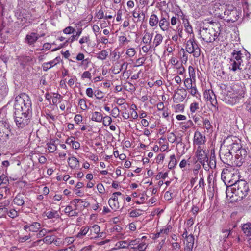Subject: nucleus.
Segmentation results:
<instances>
[{
  "instance_id": "obj_10",
  "label": "nucleus",
  "mask_w": 251,
  "mask_h": 251,
  "mask_svg": "<svg viewBox=\"0 0 251 251\" xmlns=\"http://www.w3.org/2000/svg\"><path fill=\"white\" fill-rule=\"evenodd\" d=\"M204 97L205 100L209 101L212 106L216 107L217 104L216 95L212 90H207L204 92Z\"/></svg>"
},
{
  "instance_id": "obj_61",
  "label": "nucleus",
  "mask_w": 251,
  "mask_h": 251,
  "mask_svg": "<svg viewBox=\"0 0 251 251\" xmlns=\"http://www.w3.org/2000/svg\"><path fill=\"white\" fill-rule=\"evenodd\" d=\"M188 71H189V74L190 78H195V72L194 68L193 67L190 66L188 68Z\"/></svg>"
},
{
  "instance_id": "obj_22",
  "label": "nucleus",
  "mask_w": 251,
  "mask_h": 251,
  "mask_svg": "<svg viewBox=\"0 0 251 251\" xmlns=\"http://www.w3.org/2000/svg\"><path fill=\"white\" fill-rule=\"evenodd\" d=\"M90 233L88 234L89 236H93L94 234L96 235L94 237H98V234L100 231V227L98 225H93L91 228H90Z\"/></svg>"
},
{
  "instance_id": "obj_57",
  "label": "nucleus",
  "mask_w": 251,
  "mask_h": 251,
  "mask_svg": "<svg viewBox=\"0 0 251 251\" xmlns=\"http://www.w3.org/2000/svg\"><path fill=\"white\" fill-rule=\"evenodd\" d=\"M136 51L134 48H129L128 49L126 52V54L129 56V57H133L136 54Z\"/></svg>"
},
{
  "instance_id": "obj_37",
  "label": "nucleus",
  "mask_w": 251,
  "mask_h": 251,
  "mask_svg": "<svg viewBox=\"0 0 251 251\" xmlns=\"http://www.w3.org/2000/svg\"><path fill=\"white\" fill-rule=\"evenodd\" d=\"M81 33L82 29H78L76 32V34L72 35L70 38H69L68 40L66 41V43L69 42V41L70 42L72 43L73 41L77 40L79 36L81 35Z\"/></svg>"
},
{
  "instance_id": "obj_23",
  "label": "nucleus",
  "mask_w": 251,
  "mask_h": 251,
  "mask_svg": "<svg viewBox=\"0 0 251 251\" xmlns=\"http://www.w3.org/2000/svg\"><path fill=\"white\" fill-rule=\"evenodd\" d=\"M45 214L48 219L59 218L60 217L58 212L52 209L51 211L45 212Z\"/></svg>"
},
{
  "instance_id": "obj_39",
  "label": "nucleus",
  "mask_w": 251,
  "mask_h": 251,
  "mask_svg": "<svg viewBox=\"0 0 251 251\" xmlns=\"http://www.w3.org/2000/svg\"><path fill=\"white\" fill-rule=\"evenodd\" d=\"M48 149L50 152H54L57 149V146L54 144V141H50L47 144Z\"/></svg>"
},
{
  "instance_id": "obj_33",
  "label": "nucleus",
  "mask_w": 251,
  "mask_h": 251,
  "mask_svg": "<svg viewBox=\"0 0 251 251\" xmlns=\"http://www.w3.org/2000/svg\"><path fill=\"white\" fill-rule=\"evenodd\" d=\"M108 203L110 207L114 211H116L120 208L118 201H113L112 200H109Z\"/></svg>"
},
{
  "instance_id": "obj_43",
  "label": "nucleus",
  "mask_w": 251,
  "mask_h": 251,
  "mask_svg": "<svg viewBox=\"0 0 251 251\" xmlns=\"http://www.w3.org/2000/svg\"><path fill=\"white\" fill-rule=\"evenodd\" d=\"M149 24L151 26L156 25L157 24V16L153 14L151 15L149 21Z\"/></svg>"
},
{
  "instance_id": "obj_42",
  "label": "nucleus",
  "mask_w": 251,
  "mask_h": 251,
  "mask_svg": "<svg viewBox=\"0 0 251 251\" xmlns=\"http://www.w3.org/2000/svg\"><path fill=\"white\" fill-rule=\"evenodd\" d=\"M0 185H6L9 182V180L7 176L3 174L0 176Z\"/></svg>"
},
{
  "instance_id": "obj_36",
  "label": "nucleus",
  "mask_w": 251,
  "mask_h": 251,
  "mask_svg": "<svg viewBox=\"0 0 251 251\" xmlns=\"http://www.w3.org/2000/svg\"><path fill=\"white\" fill-rule=\"evenodd\" d=\"M202 123L204 128L206 129L208 131L212 130V126L208 119L206 118L203 119Z\"/></svg>"
},
{
  "instance_id": "obj_11",
  "label": "nucleus",
  "mask_w": 251,
  "mask_h": 251,
  "mask_svg": "<svg viewBox=\"0 0 251 251\" xmlns=\"http://www.w3.org/2000/svg\"><path fill=\"white\" fill-rule=\"evenodd\" d=\"M161 16L162 18L159 22V26L162 30L165 31L167 30L169 25V16L166 11L162 12Z\"/></svg>"
},
{
  "instance_id": "obj_30",
  "label": "nucleus",
  "mask_w": 251,
  "mask_h": 251,
  "mask_svg": "<svg viewBox=\"0 0 251 251\" xmlns=\"http://www.w3.org/2000/svg\"><path fill=\"white\" fill-rule=\"evenodd\" d=\"M41 224L40 223L35 222L30 224V231L37 232L41 228Z\"/></svg>"
},
{
  "instance_id": "obj_24",
  "label": "nucleus",
  "mask_w": 251,
  "mask_h": 251,
  "mask_svg": "<svg viewBox=\"0 0 251 251\" xmlns=\"http://www.w3.org/2000/svg\"><path fill=\"white\" fill-rule=\"evenodd\" d=\"M122 228L118 225L114 226L112 229V231L113 232H116L118 233L116 235L117 239H121L123 238L124 233L122 232Z\"/></svg>"
},
{
  "instance_id": "obj_64",
  "label": "nucleus",
  "mask_w": 251,
  "mask_h": 251,
  "mask_svg": "<svg viewBox=\"0 0 251 251\" xmlns=\"http://www.w3.org/2000/svg\"><path fill=\"white\" fill-rule=\"evenodd\" d=\"M31 236L30 235H25L24 236H20L19 237L18 241L19 242L23 243L25 242L26 241L28 240L29 239H30Z\"/></svg>"
},
{
  "instance_id": "obj_14",
  "label": "nucleus",
  "mask_w": 251,
  "mask_h": 251,
  "mask_svg": "<svg viewBox=\"0 0 251 251\" xmlns=\"http://www.w3.org/2000/svg\"><path fill=\"white\" fill-rule=\"evenodd\" d=\"M195 238L194 236L190 234L189 236L187 237V240H185L184 242L185 247L184 250L185 251H192L194 244Z\"/></svg>"
},
{
  "instance_id": "obj_49",
  "label": "nucleus",
  "mask_w": 251,
  "mask_h": 251,
  "mask_svg": "<svg viewBox=\"0 0 251 251\" xmlns=\"http://www.w3.org/2000/svg\"><path fill=\"white\" fill-rule=\"evenodd\" d=\"M7 214L9 217L14 218L18 216V212L15 209H11L7 212Z\"/></svg>"
},
{
  "instance_id": "obj_21",
  "label": "nucleus",
  "mask_w": 251,
  "mask_h": 251,
  "mask_svg": "<svg viewBox=\"0 0 251 251\" xmlns=\"http://www.w3.org/2000/svg\"><path fill=\"white\" fill-rule=\"evenodd\" d=\"M242 231L247 236H251V223H247L242 226Z\"/></svg>"
},
{
  "instance_id": "obj_4",
  "label": "nucleus",
  "mask_w": 251,
  "mask_h": 251,
  "mask_svg": "<svg viewBox=\"0 0 251 251\" xmlns=\"http://www.w3.org/2000/svg\"><path fill=\"white\" fill-rule=\"evenodd\" d=\"M199 34L203 41L207 43H212L218 38L219 33L213 27H209L201 28Z\"/></svg>"
},
{
  "instance_id": "obj_9",
  "label": "nucleus",
  "mask_w": 251,
  "mask_h": 251,
  "mask_svg": "<svg viewBox=\"0 0 251 251\" xmlns=\"http://www.w3.org/2000/svg\"><path fill=\"white\" fill-rule=\"evenodd\" d=\"M40 38V35L35 32L27 34L25 38V43L29 46H34V44Z\"/></svg>"
},
{
  "instance_id": "obj_26",
  "label": "nucleus",
  "mask_w": 251,
  "mask_h": 251,
  "mask_svg": "<svg viewBox=\"0 0 251 251\" xmlns=\"http://www.w3.org/2000/svg\"><path fill=\"white\" fill-rule=\"evenodd\" d=\"M90 227L89 226H83L81 227L80 231L77 233L76 237L79 238H82L87 233H89Z\"/></svg>"
},
{
  "instance_id": "obj_63",
  "label": "nucleus",
  "mask_w": 251,
  "mask_h": 251,
  "mask_svg": "<svg viewBox=\"0 0 251 251\" xmlns=\"http://www.w3.org/2000/svg\"><path fill=\"white\" fill-rule=\"evenodd\" d=\"M89 41H90L89 36L87 35V36H83L79 40V42L80 44H83L84 43H87Z\"/></svg>"
},
{
  "instance_id": "obj_50",
  "label": "nucleus",
  "mask_w": 251,
  "mask_h": 251,
  "mask_svg": "<svg viewBox=\"0 0 251 251\" xmlns=\"http://www.w3.org/2000/svg\"><path fill=\"white\" fill-rule=\"evenodd\" d=\"M50 232L51 231L50 230H48L46 229L43 228L39 231V232L37 234V236L38 238H40L45 236L46 234Z\"/></svg>"
},
{
  "instance_id": "obj_59",
  "label": "nucleus",
  "mask_w": 251,
  "mask_h": 251,
  "mask_svg": "<svg viewBox=\"0 0 251 251\" xmlns=\"http://www.w3.org/2000/svg\"><path fill=\"white\" fill-rule=\"evenodd\" d=\"M175 109L176 112L183 111L184 106L183 104H178L175 106Z\"/></svg>"
},
{
  "instance_id": "obj_19",
  "label": "nucleus",
  "mask_w": 251,
  "mask_h": 251,
  "mask_svg": "<svg viewBox=\"0 0 251 251\" xmlns=\"http://www.w3.org/2000/svg\"><path fill=\"white\" fill-rule=\"evenodd\" d=\"M68 163L72 169H75L79 167V162L78 159L75 157H69L68 159Z\"/></svg>"
},
{
  "instance_id": "obj_31",
  "label": "nucleus",
  "mask_w": 251,
  "mask_h": 251,
  "mask_svg": "<svg viewBox=\"0 0 251 251\" xmlns=\"http://www.w3.org/2000/svg\"><path fill=\"white\" fill-rule=\"evenodd\" d=\"M147 245L146 243L142 242L140 243L139 242V244L137 245L136 247H132L131 248L134 250V251H145Z\"/></svg>"
},
{
  "instance_id": "obj_47",
  "label": "nucleus",
  "mask_w": 251,
  "mask_h": 251,
  "mask_svg": "<svg viewBox=\"0 0 251 251\" xmlns=\"http://www.w3.org/2000/svg\"><path fill=\"white\" fill-rule=\"evenodd\" d=\"M184 83L187 89L191 88L192 87H193L192 80L191 78H187L185 79Z\"/></svg>"
},
{
  "instance_id": "obj_45",
  "label": "nucleus",
  "mask_w": 251,
  "mask_h": 251,
  "mask_svg": "<svg viewBox=\"0 0 251 251\" xmlns=\"http://www.w3.org/2000/svg\"><path fill=\"white\" fill-rule=\"evenodd\" d=\"M102 120L103 124L106 126H109L112 122L111 118L108 116L103 117Z\"/></svg>"
},
{
  "instance_id": "obj_15",
  "label": "nucleus",
  "mask_w": 251,
  "mask_h": 251,
  "mask_svg": "<svg viewBox=\"0 0 251 251\" xmlns=\"http://www.w3.org/2000/svg\"><path fill=\"white\" fill-rule=\"evenodd\" d=\"M26 197L23 194H18L13 199V203L18 206H23L25 204Z\"/></svg>"
},
{
  "instance_id": "obj_8",
  "label": "nucleus",
  "mask_w": 251,
  "mask_h": 251,
  "mask_svg": "<svg viewBox=\"0 0 251 251\" xmlns=\"http://www.w3.org/2000/svg\"><path fill=\"white\" fill-rule=\"evenodd\" d=\"M220 156L221 160L225 163L229 164L231 162L233 158L230 149L224 148L220 150Z\"/></svg>"
},
{
  "instance_id": "obj_18",
  "label": "nucleus",
  "mask_w": 251,
  "mask_h": 251,
  "mask_svg": "<svg viewBox=\"0 0 251 251\" xmlns=\"http://www.w3.org/2000/svg\"><path fill=\"white\" fill-rule=\"evenodd\" d=\"M241 63L230 59L229 68L231 71L233 72L241 71L242 70V68H241Z\"/></svg>"
},
{
  "instance_id": "obj_20",
  "label": "nucleus",
  "mask_w": 251,
  "mask_h": 251,
  "mask_svg": "<svg viewBox=\"0 0 251 251\" xmlns=\"http://www.w3.org/2000/svg\"><path fill=\"white\" fill-rule=\"evenodd\" d=\"M242 55L240 51H236V50H234L231 53V56L230 59H233L234 61H237L240 63H242L243 61L242 59Z\"/></svg>"
},
{
  "instance_id": "obj_34",
  "label": "nucleus",
  "mask_w": 251,
  "mask_h": 251,
  "mask_svg": "<svg viewBox=\"0 0 251 251\" xmlns=\"http://www.w3.org/2000/svg\"><path fill=\"white\" fill-rule=\"evenodd\" d=\"M177 164V160L176 159L175 156L172 155L170 156V160L168 164V169H171L173 168Z\"/></svg>"
},
{
  "instance_id": "obj_32",
  "label": "nucleus",
  "mask_w": 251,
  "mask_h": 251,
  "mask_svg": "<svg viewBox=\"0 0 251 251\" xmlns=\"http://www.w3.org/2000/svg\"><path fill=\"white\" fill-rule=\"evenodd\" d=\"M225 15H227L229 18L227 19L228 21H231L232 22H235L237 20V18L236 17L232 18V16H234L237 14V11L236 10H231V11H226L225 12Z\"/></svg>"
},
{
  "instance_id": "obj_44",
  "label": "nucleus",
  "mask_w": 251,
  "mask_h": 251,
  "mask_svg": "<svg viewBox=\"0 0 251 251\" xmlns=\"http://www.w3.org/2000/svg\"><path fill=\"white\" fill-rule=\"evenodd\" d=\"M78 105L83 110H85L88 108L86 100L84 99H81L79 100Z\"/></svg>"
},
{
  "instance_id": "obj_16",
  "label": "nucleus",
  "mask_w": 251,
  "mask_h": 251,
  "mask_svg": "<svg viewBox=\"0 0 251 251\" xmlns=\"http://www.w3.org/2000/svg\"><path fill=\"white\" fill-rule=\"evenodd\" d=\"M205 140V136L199 131H196L195 133L194 137V143L198 145H202L204 143Z\"/></svg>"
},
{
  "instance_id": "obj_56",
  "label": "nucleus",
  "mask_w": 251,
  "mask_h": 251,
  "mask_svg": "<svg viewBox=\"0 0 251 251\" xmlns=\"http://www.w3.org/2000/svg\"><path fill=\"white\" fill-rule=\"evenodd\" d=\"M171 227L170 225L167 226L165 228L161 229L159 232H158V237L160 233H164L167 234L171 229Z\"/></svg>"
},
{
  "instance_id": "obj_3",
  "label": "nucleus",
  "mask_w": 251,
  "mask_h": 251,
  "mask_svg": "<svg viewBox=\"0 0 251 251\" xmlns=\"http://www.w3.org/2000/svg\"><path fill=\"white\" fill-rule=\"evenodd\" d=\"M31 112L14 111V121L16 126L23 128L27 125L30 121Z\"/></svg>"
},
{
  "instance_id": "obj_28",
  "label": "nucleus",
  "mask_w": 251,
  "mask_h": 251,
  "mask_svg": "<svg viewBox=\"0 0 251 251\" xmlns=\"http://www.w3.org/2000/svg\"><path fill=\"white\" fill-rule=\"evenodd\" d=\"M102 119L103 116L100 112H94L93 113L91 118L92 121L97 122H100L102 121Z\"/></svg>"
},
{
  "instance_id": "obj_54",
  "label": "nucleus",
  "mask_w": 251,
  "mask_h": 251,
  "mask_svg": "<svg viewBox=\"0 0 251 251\" xmlns=\"http://www.w3.org/2000/svg\"><path fill=\"white\" fill-rule=\"evenodd\" d=\"M199 108V104L197 102L192 103L190 105V109L192 113L195 112Z\"/></svg>"
},
{
  "instance_id": "obj_52",
  "label": "nucleus",
  "mask_w": 251,
  "mask_h": 251,
  "mask_svg": "<svg viewBox=\"0 0 251 251\" xmlns=\"http://www.w3.org/2000/svg\"><path fill=\"white\" fill-rule=\"evenodd\" d=\"M95 96L98 99H101L104 97V94L100 90H96L94 92Z\"/></svg>"
},
{
  "instance_id": "obj_1",
  "label": "nucleus",
  "mask_w": 251,
  "mask_h": 251,
  "mask_svg": "<svg viewBox=\"0 0 251 251\" xmlns=\"http://www.w3.org/2000/svg\"><path fill=\"white\" fill-rule=\"evenodd\" d=\"M230 183L231 187H227L226 190V195L228 196L229 191L233 192L236 196H238L240 198L245 197L248 194L249 191V187L246 181L243 180H239L236 181L235 183Z\"/></svg>"
},
{
  "instance_id": "obj_60",
  "label": "nucleus",
  "mask_w": 251,
  "mask_h": 251,
  "mask_svg": "<svg viewBox=\"0 0 251 251\" xmlns=\"http://www.w3.org/2000/svg\"><path fill=\"white\" fill-rule=\"evenodd\" d=\"M75 29L73 27H72V26H68V27H66L63 30V32L65 34H69L72 33H73L75 31Z\"/></svg>"
},
{
  "instance_id": "obj_40",
  "label": "nucleus",
  "mask_w": 251,
  "mask_h": 251,
  "mask_svg": "<svg viewBox=\"0 0 251 251\" xmlns=\"http://www.w3.org/2000/svg\"><path fill=\"white\" fill-rule=\"evenodd\" d=\"M222 233L225 234L223 235V239L224 241L226 240L227 238L229 237L232 234V230L229 229H223Z\"/></svg>"
},
{
  "instance_id": "obj_55",
  "label": "nucleus",
  "mask_w": 251,
  "mask_h": 251,
  "mask_svg": "<svg viewBox=\"0 0 251 251\" xmlns=\"http://www.w3.org/2000/svg\"><path fill=\"white\" fill-rule=\"evenodd\" d=\"M139 240L135 239L133 240L128 241V248L129 246L132 247H136L137 245L139 244Z\"/></svg>"
},
{
  "instance_id": "obj_41",
  "label": "nucleus",
  "mask_w": 251,
  "mask_h": 251,
  "mask_svg": "<svg viewBox=\"0 0 251 251\" xmlns=\"http://www.w3.org/2000/svg\"><path fill=\"white\" fill-rule=\"evenodd\" d=\"M42 244L46 243L47 244H50L53 241V237L52 236L48 235L42 239Z\"/></svg>"
},
{
  "instance_id": "obj_25",
  "label": "nucleus",
  "mask_w": 251,
  "mask_h": 251,
  "mask_svg": "<svg viewBox=\"0 0 251 251\" xmlns=\"http://www.w3.org/2000/svg\"><path fill=\"white\" fill-rule=\"evenodd\" d=\"M206 162L207 163V165L208 166L207 167H205L206 169L207 168H210L211 169H214L216 168V163L215 156L214 155H212L211 154L210 159H208V161Z\"/></svg>"
},
{
  "instance_id": "obj_53",
  "label": "nucleus",
  "mask_w": 251,
  "mask_h": 251,
  "mask_svg": "<svg viewBox=\"0 0 251 251\" xmlns=\"http://www.w3.org/2000/svg\"><path fill=\"white\" fill-rule=\"evenodd\" d=\"M141 211L139 209H135L131 211L130 213L131 217H137L141 214Z\"/></svg>"
},
{
  "instance_id": "obj_5",
  "label": "nucleus",
  "mask_w": 251,
  "mask_h": 251,
  "mask_svg": "<svg viewBox=\"0 0 251 251\" xmlns=\"http://www.w3.org/2000/svg\"><path fill=\"white\" fill-rule=\"evenodd\" d=\"M223 100L228 104L234 105L238 102L241 97V94L238 93L234 88L227 90V92L223 91Z\"/></svg>"
},
{
  "instance_id": "obj_51",
  "label": "nucleus",
  "mask_w": 251,
  "mask_h": 251,
  "mask_svg": "<svg viewBox=\"0 0 251 251\" xmlns=\"http://www.w3.org/2000/svg\"><path fill=\"white\" fill-rule=\"evenodd\" d=\"M9 126V125L6 121L0 120V129H4V130H7Z\"/></svg>"
},
{
  "instance_id": "obj_29",
  "label": "nucleus",
  "mask_w": 251,
  "mask_h": 251,
  "mask_svg": "<svg viewBox=\"0 0 251 251\" xmlns=\"http://www.w3.org/2000/svg\"><path fill=\"white\" fill-rule=\"evenodd\" d=\"M6 130L4 129H0V142H5L9 139V135L6 132Z\"/></svg>"
},
{
  "instance_id": "obj_13",
  "label": "nucleus",
  "mask_w": 251,
  "mask_h": 251,
  "mask_svg": "<svg viewBox=\"0 0 251 251\" xmlns=\"http://www.w3.org/2000/svg\"><path fill=\"white\" fill-rule=\"evenodd\" d=\"M187 92L186 90L180 89L175 94L173 100L176 103L182 102L185 100Z\"/></svg>"
},
{
  "instance_id": "obj_17",
  "label": "nucleus",
  "mask_w": 251,
  "mask_h": 251,
  "mask_svg": "<svg viewBox=\"0 0 251 251\" xmlns=\"http://www.w3.org/2000/svg\"><path fill=\"white\" fill-rule=\"evenodd\" d=\"M59 58L56 57L54 59H53L50 61L44 63L43 64V70L45 71H47L50 68H52V67H53L55 65H56V64H57L59 62Z\"/></svg>"
},
{
  "instance_id": "obj_62",
  "label": "nucleus",
  "mask_w": 251,
  "mask_h": 251,
  "mask_svg": "<svg viewBox=\"0 0 251 251\" xmlns=\"http://www.w3.org/2000/svg\"><path fill=\"white\" fill-rule=\"evenodd\" d=\"M80 201H81V199H75L71 201V203L74 205L75 208L78 209L79 206L78 203L80 202Z\"/></svg>"
},
{
  "instance_id": "obj_35",
  "label": "nucleus",
  "mask_w": 251,
  "mask_h": 251,
  "mask_svg": "<svg viewBox=\"0 0 251 251\" xmlns=\"http://www.w3.org/2000/svg\"><path fill=\"white\" fill-rule=\"evenodd\" d=\"M133 16L135 18H138L139 21H143L145 17V14L143 12L139 13V12H137L136 11L133 12Z\"/></svg>"
},
{
  "instance_id": "obj_7",
  "label": "nucleus",
  "mask_w": 251,
  "mask_h": 251,
  "mask_svg": "<svg viewBox=\"0 0 251 251\" xmlns=\"http://www.w3.org/2000/svg\"><path fill=\"white\" fill-rule=\"evenodd\" d=\"M186 50L189 53H193L194 57H198L201 54V50L194 38H190L186 42Z\"/></svg>"
},
{
  "instance_id": "obj_27",
  "label": "nucleus",
  "mask_w": 251,
  "mask_h": 251,
  "mask_svg": "<svg viewBox=\"0 0 251 251\" xmlns=\"http://www.w3.org/2000/svg\"><path fill=\"white\" fill-rule=\"evenodd\" d=\"M108 55V51L107 50H102L96 54V57L97 59L101 60L106 59Z\"/></svg>"
},
{
  "instance_id": "obj_58",
  "label": "nucleus",
  "mask_w": 251,
  "mask_h": 251,
  "mask_svg": "<svg viewBox=\"0 0 251 251\" xmlns=\"http://www.w3.org/2000/svg\"><path fill=\"white\" fill-rule=\"evenodd\" d=\"M55 251H75V248L74 245H72L64 249L56 250Z\"/></svg>"
},
{
  "instance_id": "obj_2",
  "label": "nucleus",
  "mask_w": 251,
  "mask_h": 251,
  "mask_svg": "<svg viewBox=\"0 0 251 251\" xmlns=\"http://www.w3.org/2000/svg\"><path fill=\"white\" fill-rule=\"evenodd\" d=\"M15 111L31 112V101L29 97L25 93L17 96L14 102Z\"/></svg>"
},
{
  "instance_id": "obj_6",
  "label": "nucleus",
  "mask_w": 251,
  "mask_h": 251,
  "mask_svg": "<svg viewBox=\"0 0 251 251\" xmlns=\"http://www.w3.org/2000/svg\"><path fill=\"white\" fill-rule=\"evenodd\" d=\"M248 158L246 150L245 149L241 148L237 150L234 161L232 163L233 165L240 167L246 163Z\"/></svg>"
},
{
  "instance_id": "obj_48",
  "label": "nucleus",
  "mask_w": 251,
  "mask_h": 251,
  "mask_svg": "<svg viewBox=\"0 0 251 251\" xmlns=\"http://www.w3.org/2000/svg\"><path fill=\"white\" fill-rule=\"evenodd\" d=\"M151 39V34L150 33H147L144 35L142 41L144 43L148 44L150 43Z\"/></svg>"
},
{
  "instance_id": "obj_46",
  "label": "nucleus",
  "mask_w": 251,
  "mask_h": 251,
  "mask_svg": "<svg viewBox=\"0 0 251 251\" xmlns=\"http://www.w3.org/2000/svg\"><path fill=\"white\" fill-rule=\"evenodd\" d=\"M116 245L120 248H128V241H119L117 243Z\"/></svg>"
},
{
  "instance_id": "obj_38",
  "label": "nucleus",
  "mask_w": 251,
  "mask_h": 251,
  "mask_svg": "<svg viewBox=\"0 0 251 251\" xmlns=\"http://www.w3.org/2000/svg\"><path fill=\"white\" fill-rule=\"evenodd\" d=\"M169 113L168 111V109H163V110H158V116L160 117V118L162 117L163 118H166L168 117Z\"/></svg>"
},
{
  "instance_id": "obj_12",
  "label": "nucleus",
  "mask_w": 251,
  "mask_h": 251,
  "mask_svg": "<svg viewBox=\"0 0 251 251\" xmlns=\"http://www.w3.org/2000/svg\"><path fill=\"white\" fill-rule=\"evenodd\" d=\"M196 156L198 160L201 163H202L204 166L205 162L208 161V158L207 157V154L205 151L201 149V147H199L196 151Z\"/></svg>"
}]
</instances>
